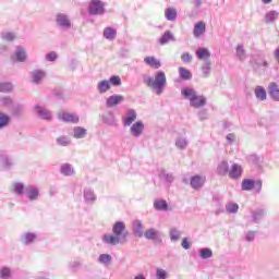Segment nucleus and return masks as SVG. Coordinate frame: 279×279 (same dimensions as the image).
<instances>
[{
	"instance_id": "22",
	"label": "nucleus",
	"mask_w": 279,
	"mask_h": 279,
	"mask_svg": "<svg viewBox=\"0 0 279 279\" xmlns=\"http://www.w3.org/2000/svg\"><path fill=\"white\" fill-rule=\"evenodd\" d=\"M278 19H279V12L276 10H270L266 12L264 16V23H266V25H269L270 23H276Z\"/></svg>"
},
{
	"instance_id": "12",
	"label": "nucleus",
	"mask_w": 279,
	"mask_h": 279,
	"mask_svg": "<svg viewBox=\"0 0 279 279\" xmlns=\"http://www.w3.org/2000/svg\"><path fill=\"white\" fill-rule=\"evenodd\" d=\"M145 239L148 241H157L160 242L162 241L160 238L162 236V233L155 228H149L144 232Z\"/></svg>"
},
{
	"instance_id": "38",
	"label": "nucleus",
	"mask_w": 279,
	"mask_h": 279,
	"mask_svg": "<svg viewBox=\"0 0 279 279\" xmlns=\"http://www.w3.org/2000/svg\"><path fill=\"white\" fill-rule=\"evenodd\" d=\"M102 35L107 40H114V38H117V29L112 27H106Z\"/></svg>"
},
{
	"instance_id": "10",
	"label": "nucleus",
	"mask_w": 279,
	"mask_h": 279,
	"mask_svg": "<svg viewBox=\"0 0 279 279\" xmlns=\"http://www.w3.org/2000/svg\"><path fill=\"white\" fill-rule=\"evenodd\" d=\"M125 101V96L123 95H111L106 99V106L108 108H114L119 106L120 104H123Z\"/></svg>"
},
{
	"instance_id": "53",
	"label": "nucleus",
	"mask_w": 279,
	"mask_h": 279,
	"mask_svg": "<svg viewBox=\"0 0 279 279\" xmlns=\"http://www.w3.org/2000/svg\"><path fill=\"white\" fill-rule=\"evenodd\" d=\"M156 278L157 279H168L169 278V272L162 268H157L156 269Z\"/></svg>"
},
{
	"instance_id": "30",
	"label": "nucleus",
	"mask_w": 279,
	"mask_h": 279,
	"mask_svg": "<svg viewBox=\"0 0 279 279\" xmlns=\"http://www.w3.org/2000/svg\"><path fill=\"white\" fill-rule=\"evenodd\" d=\"M110 88H112V86L108 80L100 81L97 85V90L100 95H105V93H108Z\"/></svg>"
},
{
	"instance_id": "24",
	"label": "nucleus",
	"mask_w": 279,
	"mask_h": 279,
	"mask_svg": "<svg viewBox=\"0 0 279 279\" xmlns=\"http://www.w3.org/2000/svg\"><path fill=\"white\" fill-rule=\"evenodd\" d=\"M14 278V271L10 266L0 267V279H12Z\"/></svg>"
},
{
	"instance_id": "56",
	"label": "nucleus",
	"mask_w": 279,
	"mask_h": 279,
	"mask_svg": "<svg viewBox=\"0 0 279 279\" xmlns=\"http://www.w3.org/2000/svg\"><path fill=\"white\" fill-rule=\"evenodd\" d=\"M194 4H195L196 9L192 10L189 13L190 19H193V16H197V14H199V11L197 10V8H199L202 5V0H194Z\"/></svg>"
},
{
	"instance_id": "6",
	"label": "nucleus",
	"mask_w": 279,
	"mask_h": 279,
	"mask_svg": "<svg viewBox=\"0 0 279 279\" xmlns=\"http://www.w3.org/2000/svg\"><path fill=\"white\" fill-rule=\"evenodd\" d=\"M241 189H242V191H252L253 189H255L256 193H260V191H263V181H260V180L254 181L252 179H244L242 181Z\"/></svg>"
},
{
	"instance_id": "46",
	"label": "nucleus",
	"mask_w": 279,
	"mask_h": 279,
	"mask_svg": "<svg viewBox=\"0 0 279 279\" xmlns=\"http://www.w3.org/2000/svg\"><path fill=\"white\" fill-rule=\"evenodd\" d=\"M226 210L230 215H236V213H239V204H236V203H228L226 205Z\"/></svg>"
},
{
	"instance_id": "62",
	"label": "nucleus",
	"mask_w": 279,
	"mask_h": 279,
	"mask_svg": "<svg viewBox=\"0 0 279 279\" xmlns=\"http://www.w3.org/2000/svg\"><path fill=\"white\" fill-rule=\"evenodd\" d=\"M181 246L183 247V250H191V242H189L187 238H184L182 240Z\"/></svg>"
},
{
	"instance_id": "63",
	"label": "nucleus",
	"mask_w": 279,
	"mask_h": 279,
	"mask_svg": "<svg viewBox=\"0 0 279 279\" xmlns=\"http://www.w3.org/2000/svg\"><path fill=\"white\" fill-rule=\"evenodd\" d=\"M227 142L229 145H232V143H234V141H236V135H234L233 133H230L227 135Z\"/></svg>"
},
{
	"instance_id": "37",
	"label": "nucleus",
	"mask_w": 279,
	"mask_h": 279,
	"mask_svg": "<svg viewBox=\"0 0 279 279\" xmlns=\"http://www.w3.org/2000/svg\"><path fill=\"white\" fill-rule=\"evenodd\" d=\"M251 215H252V221H254V223H258V221H260V219L265 217V209L252 210Z\"/></svg>"
},
{
	"instance_id": "51",
	"label": "nucleus",
	"mask_w": 279,
	"mask_h": 279,
	"mask_svg": "<svg viewBox=\"0 0 279 279\" xmlns=\"http://www.w3.org/2000/svg\"><path fill=\"white\" fill-rule=\"evenodd\" d=\"M210 61L209 60H205L202 66V71H203V75L204 77H208V75H210Z\"/></svg>"
},
{
	"instance_id": "14",
	"label": "nucleus",
	"mask_w": 279,
	"mask_h": 279,
	"mask_svg": "<svg viewBox=\"0 0 279 279\" xmlns=\"http://www.w3.org/2000/svg\"><path fill=\"white\" fill-rule=\"evenodd\" d=\"M229 178L231 180H239L243 175V167L239 163H233L229 170Z\"/></svg>"
},
{
	"instance_id": "31",
	"label": "nucleus",
	"mask_w": 279,
	"mask_h": 279,
	"mask_svg": "<svg viewBox=\"0 0 279 279\" xmlns=\"http://www.w3.org/2000/svg\"><path fill=\"white\" fill-rule=\"evenodd\" d=\"M218 175H228L230 173V166L228 161H221L217 167Z\"/></svg>"
},
{
	"instance_id": "58",
	"label": "nucleus",
	"mask_w": 279,
	"mask_h": 279,
	"mask_svg": "<svg viewBox=\"0 0 279 279\" xmlns=\"http://www.w3.org/2000/svg\"><path fill=\"white\" fill-rule=\"evenodd\" d=\"M255 239H256V231H247L245 233V241H247V243H252Z\"/></svg>"
},
{
	"instance_id": "2",
	"label": "nucleus",
	"mask_w": 279,
	"mask_h": 279,
	"mask_svg": "<svg viewBox=\"0 0 279 279\" xmlns=\"http://www.w3.org/2000/svg\"><path fill=\"white\" fill-rule=\"evenodd\" d=\"M142 80L145 86L154 88L156 95H162L165 88H167V74L163 71L156 72L155 77L149 76V74H143Z\"/></svg>"
},
{
	"instance_id": "11",
	"label": "nucleus",
	"mask_w": 279,
	"mask_h": 279,
	"mask_svg": "<svg viewBox=\"0 0 279 279\" xmlns=\"http://www.w3.org/2000/svg\"><path fill=\"white\" fill-rule=\"evenodd\" d=\"M144 130L145 124L143 123V121H136L131 125L130 134L131 136H134V138H138V136L143 134Z\"/></svg>"
},
{
	"instance_id": "27",
	"label": "nucleus",
	"mask_w": 279,
	"mask_h": 279,
	"mask_svg": "<svg viewBox=\"0 0 279 279\" xmlns=\"http://www.w3.org/2000/svg\"><path fill=\"white\" fill-rule=\"evenodd\" d=\"M206 33V24L204 22H198L194 25L193 34L195 38H199V36Z\"/></svg>"
},
{
	"instance_id": "52",
	"label": "nucleus",
	"mask_w": 279,
	"mask_h": 279,
	"mask_svg": "<svg viewBox=\"0 0 279 279\" xmlns=\"http://www.w3.org/2000/svg\"><path fill=\"white\" fill-rule=\"evenodd\" d=\"M60 173H61V175H65V177L71 175V165L70 163H63L60 167Z\"/></svg>"
},
{
	"instance_id": "1",
	"label": "nucleus",
	"mask_w": 279,
	"mask_h": 279,
	"mask_svg": "<svg viewBox=\"0 0 279 279\" xmlns=\"http://www.w3.org/2000/svg\"><path fill=\"white\" fill-rule=\"evenodd\" d=\"M112 233H105L101 238L102 243L106 245H125L128 243V229H125V222L117 221L112 226Z\"/></svg>"
},
{
	"instance_id": "43",
	"label": "nucleus",
	"mask_w": 279,
	"mask_h": 279,
	"mask_svg": "<svg viewBox=\"0 0 279 279\" xmlns=\"http://www.w3.org/2000/svg\"><path fill=\"white\" fill-rule=\"evenodd\" d=\"M13 104H14V100L9 96H4L0 98L1 108H12Z\"/></svg>"
},
{
	"instance_id": "41",
	"label": "nucleus",
	"mask_w": 279,
	"mask_h": 279,
	"mask_svg": "<svg viewBox=\"0 0 279 279\" xmlns=\"http://www.w3.org/2000/svg\"><path fill=\"white\" fill-rule=\"evenodd\" d=\"M196 58H198V60H207V58H210V51L206 48H198L196 50Z\"/></svg>"
},
{
	"instance_id": "21",
	"label": "nucleus",
	"mask_w": 279,
	"mask_h": 279,
	"mask_svg": "<svg viewBox=\"0 0 279 279\" xmlns=\"http://www.w3.org/2000/svg\"><path fill=\"white\" fill-rule=\"evenodd\" d=\"M36 239H38L36 233L26 232L21 236V243L23 245H32V243L36 242Z\"/></svg>"
},
{
	"instance_id": "45",
	"label": "nucleus",
	"mask_w": 279,
	"mask_h": 279,
	"mask_svg": "<svg viewBox=\"0 0 279 279\" xmlns=\"http://www.w3.org/2000/svg\"><path fill=\"white\" fill-rule=\"evenodd\" d=\"M98 263H100V265L108 266L110 263H112V256L110 254H100L98 257Z\"/></svg>"
},
{
	"instance_id": "34",
	"label": "nucleus",
	"mask_w": 279,
	"mask_h": 279,
	"mask_svg": "<svg viewBox=\"0 0 279 279\" xmlns=\"http://www.w3.org/2000/svg\"><path fill=\"white\" fill-rule=\"evenodd\" d=\"M169 236H170V241H172V243H178V241H180V238L182 236V231L178 230V228L173 227L169 230Z\"/></svg>"
},
{
	"instance_id": "5",
	"label": "nucleus",
	"mask_w": 279,
	"mask_h": 279,
	"mask_svg": "<svg viewBox=\"0 0 279 279\" xmlns=\"http://www.w3.org/2000/svg\"><path fill=\"white\" fill-rule=\"evenodd\" d=\"M88 14L90 16L106 14V4L101 0H92L88 5Z\"/></svg>"
},
{
	"instance_id": "48",
	"label": "nucleus",
	"mask_w": 279,
	"mask_h": 279,
	"mask_svg": "<svg viewBox=\"0 0 279 279\" xmlns=\"http://www.w3.org/2000/svg\"><path fill=\"white\" fill-rule=\"evenodd\" d=\"M2 40H7V43H12L16 39V35L13 32H3L1 33Z\"/></svg>"
},
{
	"instance_id": "60",
	"label": "nucleus",
	"mask_w": 279,
	"mask_h": 279,
	"mask_svg": "<svg viewBox=\"0 0 279 279\" xmlns=\"http://www.w3.org/2000/svg\"><path fill=\"white\" fill-rule=\"evenodd\" d=\"M198 119H199L201 121H206V119H208V111H206V110H201V111L198 112Z\"/></svg>"
},
{
	"instance_id": "32",
	"label": "nucleus",
	"mask_w": 279,
	"mask_h": 279,
	"mask_svg": "<svg viewBox=\"0 0 279 279\" xmlns=\"http://www.w3.org/2000/svg\"><path fill=\"white\" fill-rule=\"evenodd\" d=\"M86 134H88V131L84 129L83 126H74L73 128V137L74 138H86Z\"/></svg>"
},
{
	"instance_id": "47",
	"label": "nucleus",
	"mask_w": 279,
	"mask_h": 279,
	"mask_svg": "<svg viewBox=\"0 0 279 279\" xmlns=\"http://www.w3.org/2000/svg\"><path fill=\"white\" fill-rule=\"evenodd\" d=\"M175 147H178V149H186V147H189V141L184 137H179L175 141Z\"/></svg>"
},
{
	"instance_id": "3",
	"label": "nucleus",
	"mask_w": 279,
	"mask_h": 279,
	"mask_svg": "<svg viewBox=\"0 0 279 279\" xmlns=\"http://www.w3.org/2000/svg\"><path fill=\"white\" fill-rule=\"evenodd\" d=\"M181 95L190 101L192 108H204L207 104V99L203 95H197V92L191 87H183Z\"/></svg>"
},
{
	"instance_id": "59",
	"label": "nucleus",
	"mask_w": 279,
	"mask_h": 279,
	"mask_svg": "<svg viewBox=\"0 0 279 279\" xmlns=\"http://www.w3.org/2000/svg\"><path fill=\"white\" fill-rule=\"evenodd\" d=\"M181 60H182V62H184L185 64H189V63L192 62L193 56H191V53H189V52H184V53L181 56Z\"/></svg>"
},
{
	"instance_id": "28",
	"label": "nucleus",
	"mask_w": 279,
	"mask_h": 279,
	"mask_svg": "<svg viewBox=\"0 0 279 279\" xmlns=\"http://www.w3.org/2000/svg\"><path fill=\"white\" fill-rule=\"evenodd\" d=\"M11 121L12 118L8 113L0 111V130H5Z\"/></svg>"
},
{
	"instance_id": "19",
	"label": "nucleus",
	"mask_w": 279,
	"mask_h": 279,
	"mask_svg": "<svg viewBox=\"0 0 279 279\" xmlns=\"http://www.w3.org/2000/svg\"><path fill=\"white\" fill-rule=\"evenodd\" d=\"M206 182V179L201 175H194L191 178L190 186L194 189L195 191H198V189H202L204 186V183Z\"/></svg>"
},
{
	"instance_id": "29",
	"label": "nucleus",
	"mask_w": 279,
	"mask_h": 279,
	"mask_svg": "<svg viewBox=\"0 0 279 279\" xmlns=\"http://www.w3.org/2000/svg\"><path fill=\"white\" fill-rule=\"evenodd\" d=\"M175 41V37L171 31H166L163 35L159 38V45H167L169 43Z\"/></svg>"
},
{
	"instance_id": "36",
	"label": "nucleus",
	"mask_w": 279,
	"mask_h": 279,
	"mask_svg": "<svg viewBox=\"0 0 279 279\" xmlns=\"http://www.w3.org/2000/svg\"><path fill=\"white\" fill-rule=\"evenodd\" d=\"M25 184L23 182H15L13 183V190L12 192L15 194V195H25Z\"/></svg>"
},
{
	"instance_id": "35",
	"label": "nucleus",
	"mask_w": 279,
	"mask_h": 279,
	"mask_svg": "<svg viewBox=\"0 0 279 279\" xmlns=\"http://www.w3.org/2000/svg\"><path fill=\"white\" fill-rule=\"evenodd\" d=\"M154 208L159 211H167L169 210V204L165 199H156L154 202Z\"/></svg>"
},
{
	"instance_id": "61",
	"label": "nucleus",
	"mask_w": 279,
	"mask_h": 279,
	"mask_svg": "<svg viewBox=\"0 0 279 279\" xmlns=\"http://www.w3.org/2000/svg\"><path fill=\"white\" fill-rule=\"evenodd\" d=\"M59 119H62V121L69 123L71 122V113H59Z\"/></svg>"
},
{
	"instance_id": "54",
	"label": "nucleus",
	"mask_w": 279,
	"mask_h": 279,
	"mask_svg": "<svg viewBox=\"0 0 279 279\" xmlns=\"http://www.w3.org/2000/svg\"><path fill=\"white\" fill-rule=\"evenodd\" d=\"M46 62H56L58 60V52L50 51L45 56Z\"/></svg>"
},
{
	"instance_id": "16",
	"label": "nucleus",
	"mask_w": 279,
	"mask_h": 279,
	"mask_svg": "<svg viewBox=\"0 0 279 279\" xmlns=\"http://www.w3.org/2000/svg\"><path fill=\"white\" fill-rule=\"evenodd\" d=\"M102 122L111 128H117V118H114V112L107 111L102 113Z\"/></svg>"
},
{
	"instance_id": "13",
	"label": "nucleus",
	"mask_w": 279,
	"mask_h": 279,
	"mask_svg": "<svg viewBox=\"0 0 279 279\" xmlns=\"http://www.w3.org/2000/svg\"><path fill=\"white\" fill-rule=\"evenodd\" d=\"M158 178L161 182H163L168 186H171V184H173V182L175 180V177L173 175V173L167 172V170H165V169L160 170Z\"/></svg>"
},
{
	"instance_id": "50",
	"label": "nucleus",
	"mask_w": 279,
	"mask_h": 279,
	"mask_svg": "<svg viewBox=\"0 0 279 279\" xmlns=\"http://www.w3.org/2000/svg\"><path fill=\"white\" fill-rule=\"evenodd\" d=\"M70 144L71 140L69 138V136L62 135L57 138V145H61V147H69Z\"/></svg>"
},
{
	"instance_id": "8",
	"label": "nucleus",
	"mask_w": 279,
	"mask_h": 279,
	"mask_svg": "<svg viewBox=\"0 0 279 279\" xmlns=\"http://www.w3.org/2000/svg\"><path fill=\"white\" fill-rule=\"evenodd\" d=\"M34 112L39 119H43V121H51V119H53L51 111L40 105H35Z\"/></svg>"
},
{
	"instance_id": "33",
	"label": "nucleus",
	"mask_w": 279,
	"mask_h": 279,
	"mask_svg": "<svg viewBox=\"0 0 279 279\" xmlns=\"http://www.w3.org/2000/svg\"><path fill=\"white\" fill-rule=\"evenodd\" d=\"M12 165V159H10L7 154L0 155V167H2V169H11Z\"/></svg>"
},
{
	"instance_id": "57",
	"label": "nucleus",
	"mask_w": 279,
	"mask_h": 279,
	"mask_svg": "<svg viewBox=\"0 0 279 279\" xmlns=\"http://www.w3.org/2000/svg\"><path fill=\"white\" fill-rule=\"evenodd\" d=\"M110 86H121V77L113 75L109 78Z\"/></svg>"
},
{
	"instance_id": "15",
	"label": "nucleus",
	"mask_w": 279,
	"mask_h": 279,
	"mask_svg": "<svg viewBox=\"0 0 279 279\" xmlns=\"http://www.w3.org/2000/svg\"><path fill=\"white\" fill-rule=\"evenodd\" d=\"M268 96L272 101H279V85L276 82L268 85Z\"/></svg>"
},
{
	"instance_id": "39",
	"label": "nucleus",
	"mask_w": 279,
	"mask_h": 279,
	"mask_svg": "<svg viewBox=\"0 0 279 279\" xmlns=\"http://www.w3.org/2000/svg\"><path fill=\"white\" fill-rule=\"evenodd\" d=\"M179 75L180 78L185 82L189 80H193V73H191V71L186 68H179Z\"/></svg>"
},
{
	"instance_id": "44",
	"label": "nucleus",
	"mask_w": 279,
	"mask_h": 279,
	"mask_svg": "<svg viewBox=\"0 0 279 279\" xmlns=\"http://www.w3.org/2000/svg\"><path fill=\"white\" fill-rule=\"evenodd\" d=\"M14 85L10 82H0V93H12Z\"/></svg>"
},
{
	"instance_id": "7",
	"label": "nucleus",
	"mask_w": 279,
	"mask_h": 279,
	"mask_svg": "<svg viewBox=\"0 0 279 279\" xmlns=\"http://www.w3.org/2000/svg\"><path fill=\"white\" fill-rule=\"evenodd\" d=\"M24 196L28 202H38L40 199V190L34 184H28L25 186Z\"/></svg>"
},
{
	"instance_id": "4",
	"label": "nucleus",
	"mask_w": 279,
	"mask_h": 279,
	"mask_svg": "<svg viewBox=\"0 0 279 279\" xmlns=\"http://www.w3.org/2000/svg\"><path fill=\"white\" fill-rule=\"evenodd\" d=\"M54 23L60 32H69V29H71V19L66 13L57 12Z\"/></svg>"
},
{
	"instance_id": "9",
	"label": "nucleus",
	"mask_w": 279,
	"mask_h": 279,
	"mask_svg": "<svg viewBox=\"0 0 279 279\" xmlns=\"http://www.w3.org/2000/svg\"><path fill=\"white\" fill-rule=\"evenodd\" d=\"M45 77H47V72L45 70L37 69L31 72V82L36 86H38Z\"/></svg>"
},
{
	"instance_id": "18",
	"label": "nucleus",
	"mask_w": 279,
	"mask_h": 279,
	"mask_svg": "<svg viewBox=\"0 0 279 279\" xmlns=\"http://www.w3.org/2000/svg\"><path fill=\"white\" fill-rule=\"evenodd\" d=\"M123 125L125 128H130L134 121H136V110L129 109L126 112V117L122 118Z\"/></svg>"
},
{
	"instance_id": "64",
	"label": "nucleus",
	"mask_w": 279,
	"mask_h": 279,
	"mask_svg": "<svg viewBox=\"0 0 279 279\" xmlns=\"http://www.w3.org/2000/svg\"><path fill=\"white\" fill-rule=\"evenodd\" d=\"M71 123H80V116L72 113L71 114Z\"/></svg>"
},
{
	"instance_id": "20",
	"label": "nucleus",
	"mask_w": 279,
	"mask_h": 279,
	"mask_svg": "<svg viewBox=\"0 0 279 279\" xmlns=\"http://www.w3.org/2000/svg\"><path fill=\"white\" fill-rule=\"evenodd\" d=\"M83 197L86 204H95L97 202V195H95V191L90 187L84 190Z\"/></svg>"
},
{
	"instance_id": "49",
	"label": "nucleus",
	"mask_w": 279,
	"mask_h": 279,
	"mask_svg": "<svg viewBox=\"0 0 279 279\" xmlns=\"http://www.w3.org/2000/svg\"><path fill=\"white\" fill-rule=\"evenodd\" d=\"M199 256L204 260H207V258H213V250L205 247L199 251Z\"/></svg>"
},
{
	"instance_id": "17",
	"label": "nucleus",
	"mask_w": 279,
	"mask_h": 279,
	"mask_svg": "<svg viewBox=\"0 0 279 279\" xmlns=\"http://www.w3.org/2000/svg\"><path fill=\"white\" fill-rule=\"evenodd\" d=\"M144 229L145 227L143 226V222L141 220L133 221L132 230L135 236H137L138 239H143V236L145 235V233L143 232Z\"/></svg>"
},
{
	"instance_id": "26",
	"label": "nucleus",
	"mask_w": 279,
	"mask_h": 279,
	"mask_svg": "<svg viewBox=\"0 0 279 279\" xmlns=\"http://www.w3.org/2000/svg\"><path fill=\"white\" fill-rule=\"evenodd\" d=\"M14 58L15 60H17V62H25V60H27V52H25V48H23L22 46H17Z\"/></svg>"
},
{
	"instance_id": "55",
	"label": "nucleus",
	"mask_w": 279,
	"mask_h": 279,
	"mask_svg": "<svg viewBox=\"0 0 279 279\" xmlns=\"http://www.w3.org/2000/svg\"><path fill=\"white\" fill-rule=\"evenodd\" d=\"M236 56L241 62L245 60V49L243 48V45H238L236 47Z\"/></svg>"
},
{
	"instance_id": "42",
	"label": "nucleus",
	"mask_w": 279,
	"mask_h": 279,
	"mask_svg": "<svg viewBox=\"0 0 279 279\" xmlns=\"http://www.w3.org/2000/svg\"><path fill=\"white\" fill-rule=\"evenodd\" d=\"M10 110H11V114L13 117H21L25 109H24L23 105L16 104V105L11 106Z\"/></svg>"
},
{
	"instance_id": "25",
	"label": "nucleus",
	"mask_w": 279,
	"mask_h": 279,
	"mask_svg": "<svg viewBox=\"0 0 279 279\" xmlns=\"http://www.w3.org/2000/svg\"><path fill=\"white\" fill-rule=\"evenodd\" d=\"M254 94L258 101H267V90L265 89V87L256 86Z\"/></svg>"
},
{
	"instance_id": "40",
	"label": "nucleus",
	"mask_w": 279,
	"mask_h": 279,
	"mask_svg": "<svg viewBox=\"0 0 279 279\" xmlns=\"http://www.w3.org/2000/svg\"><path fill=\"white\" fill-rule=\"evenodd\" d=\"M165 16L167 21H175L178 19V11L173 8H168L165 11Z\"/></svg>"
},
{
	"instance_id": "23",
	"label": "nucleus",
	"mask_w": 279,
	"mask_h": 279,
	"mask_svg": "<svg viewBox=\"0 0 279 279\" xmlns=\"http://www.w3.org/2000/svg\"><path fill=\"white\" fill-rule=\"evenodd\" d=\"M144 62L150 69H160V66H162V63L160 60L156 59V57H145Z\"/></svg>"
}]
</instances>
